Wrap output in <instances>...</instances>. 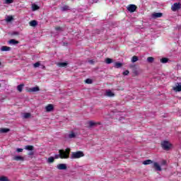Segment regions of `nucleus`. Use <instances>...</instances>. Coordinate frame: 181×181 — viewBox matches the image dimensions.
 Segmentation results:
<instances>
[{
  "instance_id": "1",
  "label": "nucleus",
  "mask_w": 181,
  "mask_h": 181,
  "mask_svg": "<svg viewBox=\"0 0 181 181\" xmlns=\"http://www.w3.org/2000/svg\"><path fill=\"white\" fill-rule=\"evenodd\" d=\"M70 158V148L59 150V154H55L54 159H69Z\"/></svg>"
},
{
  "instance_id": "2",
  "label": "nucleus",
  "mask_w": 181,
  "mask_h": 181,
  "mask_svg": "<svg viewBox=\"0 0 181 181\" xmlns=\"http://www.w3.org/2000/svg\"><path fill=\"white\" fill-rule=\"evenodd\" d=\"M84 156V153L83 151L73 152L71 155V159H80Z\"/></svg>"
},
{
  "instance_id": "3",
  "label": "nucleus",
  "mask_w": 181,
  "mask_h": 181,
  "mask_svg": "<svg viewBox=\"0 0 181 181\" xmlns=\"http://www.w3.org/2000/svg\"><path fill=\"white\" fill-rule=\"evenodd\" d=\"M161 147L164 151H169L172 148V144L169 141L165 140L161 142Z\"/></svg>"
},
{
  "instance_id": "4",
  "label": "nucleus",
  "mask_w": 181,
  "mask_h": 181,
  "mask_svg": "<svg viewBox=\"0 0 181 181\" xmlns=\"http://www.w3.org/2000/svg\"><path fill=\"white\" fill-rule=\"evenodd\" d=\"M180 8H181L180 3H175L173 5L171 6V11H173V12H176V11H179Z\"/></svg>"
},
{
  "instance_id": "5",
  "label": "nucleus",
  "mask_w": 181,
  "mask_h": 181,
  "mask_svg": "<svg viewBox=\"0 0 181 181\" xmlns=\"http://www.w3.org/2000/svg\"><path fill=\"white\" fill-rule=\"evenodd\" d=\"M77 135H78V133L74 131H71L67 135L66 138H68L69 139H74V138L77 137Z\"/></svg>"
},
{
  "instance_id": "6",
  "label": "nucleus",
  "mask_w": 181,
  "mask_h": 181,
  "mask_svg": "<svg viewBox=\"0 0 181 181\" xmlns=\"http://www.w3.org/2000/svg\"><path fill=\"white\" fill-rule=\"evenodd\" d=\"M57 169L59 170H67V164L60 163L57 165Z\"/></svg>"
},
{
  "instance_id": "7",
  "label": "nucleus",
  "mask_w": 181,
  "mask_h": 181,
  "mask_svg": "<svg viewBox=\"0 0 181 181\" xmlns=\"http://www.w3.org/2000/svg\"><path fill=\"white\" fill-rule=\"evenodd\" d=\"M173 90L175 91V93L181 91V83H177L175 86L173 88Z\"/></svg>"
},
{
  "instance_id": "8",
  "label": "nucleus",
  "mask_w": 181,
  "mask_h": 181,
  "mask_svg": "<svg viewBox=\"0 0 181 181\" xmlns=\"http://www.w3.org/2000/svg\"><path fill=\"white\" fill-rule=\"evenodd\" d=\"M127 11H129V12H135V11H136V6L134 4L129 5L127 6Z\"/></svg>"
},
{
  "instance_id": "9",
  "label": "nucleus",
  "mask_w": 181,
  "mask_h": 181,
  "mask_svg": "<svg viewBox=\"0 0 181 181\" xmlns=\"http://www.w3.org/2000/svg\"><path fill=\"white\" fill-rule=\"evenodd\" d=\"M153 167L157 170L158 172H160L162 170V168H160V165L159 163L154 162L153 163Z\"/></svg>"
},
{
  "instance_id": "10",
  "label": "nucleus",
  "mask_w": 181,
  "mask_h": 181,
  "mask_svg": "<svg viewBox=\"0 0 181 181\" xmlns=\"http://www.w3.org/2000/svg\"><path fill=\"white\" fill-rule=\"evenodd\" d=\"M54 109V107L52 104H49L45 107V110L47 112H51V111H53Z\"/></svg>"
},
{
  "instance_id": "11",
  "label": "nucleus",
  "mask_w": 181,
  "mask_h": 181,
  "mask_svg": "<svg viewBox=\"0 0 181 181\" xmlns=\"http://www.w3.org/2000/svg\"><path fill=\"white\" fill-rule=\"evenodd\" d=\"M105 95H106L107 97H115V94L114 93V92L111 91V90H107Z\"/></svg>"
},
{
  "instance_id": "12",
  "label": "nucleus",
  "mask_w": 181,
  "mask_h": 181,
  "mask_svg": "<svg viewBox=\"0 0 181 181\" xmlns=\"http://www.w3.org/2000/svg\"><path fill=\"white\" fill-rule=\"evenodd\" d=\"M163 15L162 13H153L151 16L153 19H156V18H162Z\"/></svg>"
},
{
  "instance_id": "13",
  "label": "nucleus",
  "mask_w": 181,
  "mask_h": 181,
  "mask_svg": "<svg viewBox=\"0 0 181 181\" xmlns=\"http://www.w3.org/2000/svg\"><path fill=\"white\" fill-rule=\"evenodd\" d=\"M13 160H17L19 161L21 160V162H23V160H25V158L23 156H16L13 158Z\"/></svg>"
},
{
  "instance_id": "14",
  "label": "nucleus",
  "mask_w": 181,
  "mask_h": 181,
  "mask_svg": "<svg viewBox=\"0 0 181 181\" xmlns=\"http://www.w3.org/2000/svg\"><path fill=\"white\" fill-rule=\"evenodd\" d=\"M40 89L39 88L38 86H35V87H33V88H30L29 89V91L30 93H36L37 91H39Z\"/></svg>"
},
{
  "instance_id": "15",
  "label": "nucleus",
  "mask_w": 181,
  "mask_h": 181,
  "mask_svg": "<svg viewBox=\"0 0 181 181\" xmlns=\"http://www.w3.org/2000/svg\"><path fill=\"white\" fill-rule=\"evenodd\" d=\"M11 50V47L8 46H2L1 47V52H9Z\"/></svg>"
},
{
  "instance_id": "16",
  "label": "nucleus",
  "mask_w": 181,
  "mask_h": 181,
  "mask_svg": "<svg viewBox=\"0 0 181 181\" xmlns=\"http://www.w3.org/2000/svg\"><path fill=\"white\" fill-rule=\"evenodd\" d=\"M19 41L16 40L15 39H11L8 41V45H18Z\"/></svg>"
},
{
  "instance_id": "17",
  "label": "nucleus",
  "mask_w": 181,
  "mask_h": 181,
  "mask_svg": "<svg viewBox=\"0 0 181 181\" xmlns=\"http://www.w3.org/2000/svg\"><path fill=\"white\" fill-rule=\"evenodd\" d=\"M23 87H25V84L23 83L18 85L17 86L18 91H19L20 93H22V90H23Z\"/></svg>"
},
{
  "instance_id": "18",
  "label": "nucleus",
  "mask_w": 181,
  "mask_h": 181,
  "mask_svg": "<svg viewBox=\"0 0 181 181\" xmlns=\"http://www.w3.org/2000/svg\"><path fill=\"white\" fill-rule=\"evenodd\" d=\"M67 64V62H59L57 64V66H58V67H66Z\"/></svg>"
},
{
  "instance_id": "19",
  "label": "nucleus",
  "mask_w": 181,
  "mask_h": 181,
  "mask_svg": "<svg viewBox=\"0 0 181 181\" xmlns=\"http://www.w3.org/2000/svg\"><path fill=\"white\" fill-rule=\"evenodd\" d=\"M30 26H32L33 28H35V26H37V21H36L35 20L30 21Z\"/></svg>"
},
{
  "instance_id": "20",
  "label": "nucleus",
  "mask_w": 181,
  "mask_h": 181,
  "mask_svg": "<svg viewBox=\"0 0 181 181\" xmlns=\"http://www.w3.org/2000/svg\"><path fill=\"white\" fill-rule=\"evenodd\" d=\"M114 67H115V69H120V67H122V63L115 62L114 64Z\"/></svg>"
},
{
  "instance_id": "21",
  "label": "nucleus",
  "mask_w": 181,
  "mask_h": 181,
  "mask_svg": "<svg viewBox=\"0 0 181 181\" xmlns=\"http://www.w3.org/2000/svg\"><path fill=\"white\" fill-rule=\"evenodd\" d=\"M10 129L6 128L0 129V134H6V132H9Z\"/></svg>"
},
{
  "instance_id": "22",
  "label": "nucleus",
  "mask_w": 181,
  "mask_h": 181,
  "mask_svg": "<svg viewBox=\"0 0 181 181\" xmlns=\"http://www.w3.org/2000/svg\"><path fill=\"white\" fill-rule=\"evenodd\" d=\"M37 9H40L39 6L36 5L35 4H32V11H37Z\"/></svg>"
},
{
  "instance_id": "23",
  "label": "nucleus",
  "mask_w": 181,
  "mask_h": 181,
  "mask_svg": "<svg viewBox=\"0 0 181 181\" xmlns=\"http://www.w3.org/2000/svg\"><path fill=\"white\" fill-rule=\"evenodd\" d=\"M47 163H53L54 162V157L51 156L47 160Z\"/></svg>"
},
{
  "instance_id": "24",
  "label": "nucleus",
  "mask_w": 181,
  "mask_h": 181,
  "mask_svg": "<svg viewBox=\"0 0 181 181\" xmlns=\"http://www.w3.org/2000/svg\"><path fill=\"white\" fill-rule=\"evenodd\" d=\"M151 163H153L152 160H146L143 162V165H151Z\"/></svg>"
},
{
  "instance_id": "25",
  "label": "nucleus",
  "mask_w": 181,
  "mask_h": 181,
  "mask_svg": "<svg viewBox=\"0 0 181 181\" xmlns=\"http://www.w3.org/2000/svg\"><path fill=\"white\" fill-rule=\"evenodd\" d=\"M24 148L25 151H33L34 147L33 146H25Z\"/></svg>"
},
{
  "instance_id": "26",
  "label": "nucleus",
  "mask_w": 181,
  "mask_h": 181,
  "mask_svg": "<svg viewBox=\"0 0 181 181\" xmlns=\"http://www.w3.org/2000/svg\"><path fill=\"white\" fill-rule=\"evenodd\" d=\"M139 58L136 56H133L132 58V63H136V62H138Z\"/></svg>"
},
{
  "instance_id": "27",
  "label": "nucleus",
  "mask_w": 181,
  "mask_h": 181,
  "mask_svg": "<svg viewBox=\"0 0 181 181\" xmlns=\"http://www.w3.org/2000/svg\"><path fill=\"white\" fill-rule=\"evenodd\" d=\"M6 22H11V21H13V17L12 16H8L6 18Z\"/></svg>"
},
{
  "instance_id": "28",
  "label": "nucleus",
  "mask_w": 181,
  "mask_h": 181,
  "mask_svg": "<svg viewBox=\"0 0 181 181\" xmlns=\"http://www.w3.org/2000/svg\"><path fill=\"white\" fill-rule=\"evenodd\" d=\"M153 60H155V59H153V57H148L147 58V62L148 63H153Z\"/></svg>"
},
{
  "instance_id": "29",
  "label": "nucleus",
  "mask_w": 181,
  "mask_h": 181,
  "mask_svg": "<svg viewBox=\"0 0 181 181\" xmlns=\"http://www.w3.org/2000/svg\"><path fill=\"white\" fill-rule=\"evenodd\" d=\"M105 63H106L107 64H111V63H112V59H110V58H107V59H105Z\"/></svg>"
},
{
  "instance_id": "30",
  "label": "nucleus",
  "mask_w": 181,
  "mask_h": 181,
  "mask_svg": "<svg viewBox=\"0 0 181 181\" xmlns=\"http://www.w3.org/2000/svg\"><path fill=\"white\" fill-rule=\"evenodd\" d=\"M30 115H31L30 113L27 112V113H24L23 117L25 119H28V118H30Z\"/></svg>"
},
{
  "instance_id": "31",
  "label": "nucleus",
  "mask_w": 181,
  "mask_h": 181,
  "mask_svg": "<svg viewBox=\"0 0 181 181\" xmlns=\"http://www.w3.org/2000/svg\"><path fill=\"white\" fill-rule=\"evenodd\" d=\"M0 181H10L9 179H8V177H0Z\"/></svg>"
},
{
  "instance_id": "32",
  "label": "nucleus",
  "mask_w": 181,
  "mask_h": 181,
  "mask_svg": "<svg viewBox=\"0 0 181 181\" xmlns=\"http://www.w3.org/2000/svg\"><path fill=\"white\" fill-rule=\"evenodd\" d=\"M160 62H161V63H163V64L168 63V62H169V59H168V58H162L160 59Z\"/></svg>"
},
{
  "instance_id": "33",
  "label": "nucleus",
  "mask_w": 181,
  "mask_h": 181,
  "mask_svg": "<svg viewBox=\"0 0 181 181\" xmlns=\"http://www.w3.org/2000/svg\"><path fill=\"white\" fill-rule=\"evenodd\" d=\"M85 83H86V84H92L93 83V80H91L90 78H87L85 81Z\"/></svg>"
},
{
  "instance_id": "34",
  "label": "nucleus",
  "mask_w": 181,
  "mask_h": 181,
  "mask_svg": "<svg viewBox=\"0 0 181 181\" xmlns=\"http://www.w3.org/2000/svg\"><path fill=\"white\" fill-rule=\"evenodd\" d=\"M40 66V62H37L33 64V67L35 69H37V67H39Z\"/></svg>"
},
{
  "instance_id": "35",
  "label": "nucleus",
  "mask_w": 181,
  "mask_h": 181,
  "mask_svg": "<svg viewBox=\"0 0 181 181\" xmlns=\"http://www.w3.org/2000/svg\"><path fill=\"white\" fill-rule=\"evenodd\" d=\"M88 124L89 127H94V125H95L96 123L93 121H90V122H88Z\"/></svg>"
},
{
  "instance_id": "36",
  "label": "nucleus",
  "mask_w": 181,
  "mask_h": 181,
  "mask_svg": "<svg viewBox=\"0 0 181 181\" xmlns=\"http://www.w3.org/2000/svg\"><path fill=\"white\" fill-rule=\"evenodd\" d=\"M13 0H6L5 1V4H6L7 5H9V4H13Z\"/></svg>"
},
{
  "instance_id": "37",
  "label": "nucleus",
  "mask_w": 181,
  "mask_h": 181,
  "mask_svg": "<svg viewBox=\"0 0 181 181\" xmlns=\"http://www.w3.org/2000/svg\"><path fill=\"white\" fill-rule=\"evenodd\" d=\"M62 11H69V6H64L62 8Z\"/></svg>"
},
{
  "instance_id": "38",
  "label": "nucleus",
  "mask_w": 181,
  "mask_h": 181,
  "mask_svg": "<svg viewBox=\"0 0 181 181\" xmlns=\"http://www.w3.org/2000/svg\"><path fill=\"white\" fill-rule=\"evenodd\" d=\"M124 76H128V74H129V71L126 70L123 72Z\"/></svg>"
},
{
  "instance_id": "39",
  "label": "nucleus",
  "mask_w": 181,
  "mask_h": 181,
  "mask_svg": "<svg viewBox=\"0 0 181 181\" xmlns=\"http://www.w3.org/2000/svg\"><path fill=\"white\" fill-rule=\"evenodd\" d=\"M16 152H18V153H21V152H23V148H18L16 149Z\"/></svg>"
},
{
  "instance_id": "40",
  "label": "nucleus",
  "mask_w": 181,
  "mask_h": 181,
  "mask_svg": "<svg viewBox=\"0 0 181 181\" xmlns=\"http://www.w3.org/2000/svg\"><path fill=\"white\" fill-rule=\"evenodd\" d=\"M29 156H33V155H35V153L33 151H30V153H28Z\"/></svg>"
},
{
  "instance_id": "41",
  "label": "nucleus",
  "mask_w": 181,
  "mask_h": 181,
  "mask_svg": "<svg viewBox=\"0 0 181 181\" xmlns=\"http://www.w3.org/2000/svg\"><path fill=\"white\" fill-rule=\"evenodd\" d=\"M56 30L59 31V30H62V28L61 27H57Z\"/></svg>"
},
{
  "instance_id": "42",
  "label": "nucleus",
  "mask_w": 181,
  "mask_h": 181,
  "mask_svg": "<svg viewBox=\"0 0 181 181\" xmlns=\"http://www.w3.org/2000/svg\"><path fill=\"white\" fill-rule=\"evenodd\" d=\"M163 165H166V161L163 160Z\"/></svg>"
},
{
  "instance_id": "43",
  "label": "nucleus",
  "mask_w": 181,
  "mask_h": 181,
  "mask_svg": "<svg viewBox=\"0 0 181 181\" xmlns=\"http://www.w3.org/2000/svg\"><path fill=\"white\" fill-rule=\"evenodd\" d=\"M93 2L97 3L98 2V0H93Z\"/></svg>"
},
{
  "instance_id": "44",
  "label": "nucleus",
  "mask_w": 181,
  "mask_h": 181,
  "mask_svg": "<svg viewBox=\"0 0 181 181\" xmlns=\"http://www.w3.org/2000/svg\"><path fill=\"white\" fill-rule=\"evenodd\" d=\"M42 69H46V67L45 66H42Z\"/></svg>"
},
{
  "instance_id": "45",
  "label": "nucleus",
  "mask_w": 181,
  "mask_h": 181,
  "mask_svg": "<svg viewBox=\"0 0 181 181\" xmlns=\"http://www.w3.org/2000/svg\"><path fill=\"white\" fill-rule=\"evenodd\" d=\"M90 63H93V61H90Z\"/></svg>"
},
{
  "instance_id": "46",
  "label": "nucleus",
  "mask_w": 181,
  "mask_h": 181,
  "mask_svg": "<svg viewBox=\"0 0 181 181\" xmlns=\"http://www.w3.org/2000/svg\"><path fill=\"white\" fill-rule=\"evenodd\" d=\"M2 64L1 63V62H0V66Z\"/></svg>"
}]
</instances>
